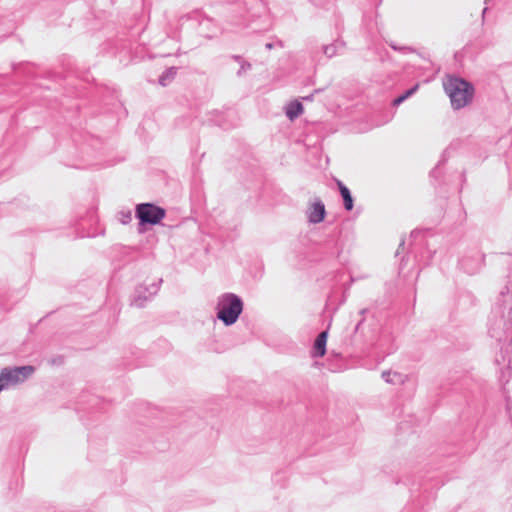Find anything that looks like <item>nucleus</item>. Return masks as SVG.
I'll return each mask as SVG.
<instances>
[{
  "label": "nucleus",
  "instance_id": "nucleus-6",
  "mask_svg": "<svg viewBox=\"0 0 512 512\" xmlns=\"http://www.w3.org/2000/svg\"><path fill=\"white\" fill-rule=\"evenodd\" d=\"M327 338V331H323L317 336L313 346L314 353L316 356L323 357L325 355Z\"/></svg>",
  "mask_w": 512,
  "mask_h": 512
},
{
  "label": "nucleus",
  "instance_id": "nucleus-7",
  "mask_svg": "<svg viewBox=\"0 0 512 512\" xmlns=\"http://www.w3.org/2000/svg\"><path fill=\"white\" fill-rule=\"evenodd\" d=\"M303 111V105L297 100L289 103L286 107V115L291 121L300 116Z\"/></svg>",
  "mask_w": 512,
  "mask_h": 512
},
{
  "label": "nucleus",
  "instance_id": "nucleus-9",
  "mask_svg": "<svg viewBox=\"0 0 512 512\" xmlns=\"http://www.w3.org/2000/svg\"><path fill=\"white\" fill-rule=\"evenodd\" d=\"M419 88V84H416L414 87H412L411 89L407 90L403 95L397 97L396 99L393 100V105L394 106H398L400 105L402 102H404L408 97L412 96Z\"/></svg>",
  "mask_w": 512,
  "mask_h": 512
},
{
  "label": "nucleus",
  "instance_id": "nucleus-2",
  "mask_svg": "<svg viewBox=\"0 0 512 512\" xmlns=\"http://www.w3.org/2000/svg\"><path fill=\"white\" fill-rule=\"evenodd\" d=\"M243 310L241 299L234 294L223 295L218 303L217 317L226 325L234 324Z\"/></svg>",
  "mask_w": 512,
  "mask_h": 512
},
{
  "label": "nucleus",
  "instance_id": "nucleus-5",
  "mask_svg": "<svg viewBox=\"0 0 512 512\" xmlns=\"http://www.w3.org/2000/svg\"><path fill=\"white\" fill-rule=\"evenodd\" d=\"M326 215L325 205L321 201H315L308 208V219L311 223H320Z\"/></svg>",
  "mask_w": 512,
  "mask_h": 512
},
{
  "label": "nucleus",
  "instance_id": "nucleus-8",
  "mask_svg": "<svg viewBox=\"0 0 512 512\" xmlns=\"http://www.w3.org/2000/svg\"><path fill=\"white\" fill-rule=\"evenodd\" d=\"M337 185L340 190L341 196L344 200L345 209L350 211L353 208V199L349 189L340 181L337 180Z\"/></svg>",
  "mask_w": 512,
  "mask_h": 512
},
{
  "label": "nucleus",
  "instance_id": "nucleus-1",
  "mask_svg": "<svg viewBox=\"0 0 512 512\" xmlns=\"http://www.w3.org/2000/svg\"><path fill=\"white\" fill-rule=\"evenodd\" d=\"M443 87L455 109L465 107L472 100L474 89L461 78L448 75L443 81Z\"/></svg>",
  "mask_w": 512,
  "mask_h": 512
},
{
  "label": "nucleus",
  "instance_id": "nucleus-4",
  "mask_svg": "<svg viewBox=\"0 0 512 512\" xmlns=\"http://www.w3.org/2000/svg\"><path fill=\"white\" fill-rule=\"evenodd\" d=\"M136 214L142 223L157 224L165 216V210L150 203L139 204Z\"/></svg>",
  "mask_w": 512,
  "mask_h": 512
},
{
  "label": "nucleus",
  "instance_id": "nucleus-3",
  "mask_svg": "<svg viewBox=\"0 0 512 512\" xmlns=\"http://www.w3.org/2000/svg\"><path fill=\"white\" fill-rule=\"evenodd\" d=\"M34 372L32 366H21L13 369L5 368L0 372V383L6 387L25 381Z\"/></svg>",
  "mask_w": 512,
  "mask_h": 512
}]
</instances>
